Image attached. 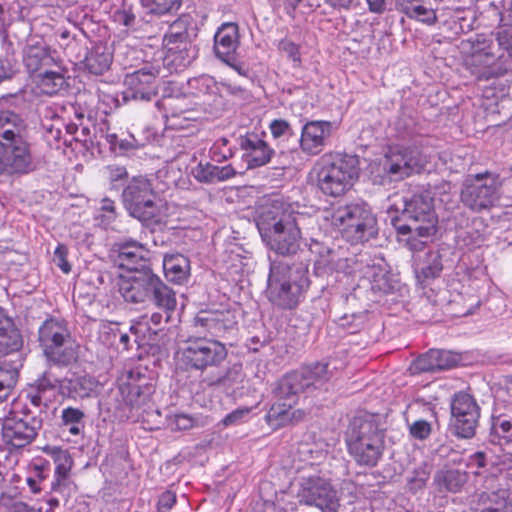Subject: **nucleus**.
<instances>
[{
	"instance_id": "a211bd4d",
	"label": "nucleus",
	"mask_w": 512,
	"mask_h": 512,
	"mask_svg": "<svg viewBox=\"0 0 512 512\" xmlns=\"http://www.w3.org/2000/svg\"><path fill=\"white\" fill-rule=\"evenodd\" d=\"M381 167L392 180H400L419 172L421 164L415 151L396 148L386 153Z\"/></svg>"
},
{
	"instance_id": "2eb2a0df",
	"label": "nucleus",
	"mask_w": 512,
	"mask_h": 512,
	"mask_svg": "<svg viewBox=\"0 0 512 512\" xmlns=\"http://www.w3.org/2000/svg\"><path fill=\"white\" fill-rule=\"evenodd\" d=\"M299 497L301 503L317 507L321 512H339L340 498L326 478L310 476L304 479Z\"/></svg>"
},
{
	"instance_id": "9b49d317",
	"label": "nucleus",
	"mask_w": 512,
	"mask_h": 512,
	"mask_svg": "<svg viewBox=\"0 0 512 512\" xmlns=\"http://www.w3.org/2000/svg\"><path fill=\"white\" fill-rule=\"evenodd\" d=\"M122 202L128 214L142 223H158L161 219V199L145 177H134L122 192Z\"/></svg>"
},
{
	"instance_id": "cd10ccee",
	"label": "nucleus",
	"mask_w": 512,
	"mask_h": 512,
	"mask_svg": "<svg viewBox=\"0 0 512 512\" xmlns=\"http://www.w3.org/2000/svg\"><path fill=\"white\" fill-rule=\"evenodd\" d=\"M146 303H151L163 311L166 315V321H168L177 306L176 294L154 273L148 287Z\"/></svg>"
},
{
	"instance_id": "13d9d810",
	"label": "nucleus",
	"mask_w": 512,
	"mask_h": 512,
	"mask_svg": "<svg viewBox=\"0 0 512 512\" xmlns=\"http://www.w3.org/2000/svg\"><path fill=\"white\" fill-rule=\"evenodd\" d=\"M270 132L275 139H279L281 137H291L294 136L293 129L291 128L288 121L283 119H275L271 121L269 125Z\"/></svg>"
},
{
	"instance_id": "f704fd0d",
	"label": "nucleus",
	"mask_w": 512,
	"mask_h": 512,
	"mask_svg": "<svg viewBox=\"0 0 512 512\" xmlns=\"http://www.w3.org/2000/svg\"><path fill=\"white\" fill-rule=\"evenodd\" d=\"M23 62L31 73L52 66L55 62L49 47L45 44H28L24 50Z\"/></svg>"
},
{
	"instance_id": "4468645a",
	"label": "nucleus",
	"mask_w": 512,
	"mask_h": 512,
	"mask_svg": "<svg viewBox=\"0 0 512 512\" xmlns=\"http://www.w3.org/2000/svg\"><path fill=\"white\" fill-rule=\"evenodd\" d=\"M499 176L488 171L468 175L461 190V201L472 211L492 207L498 199Z\"/></svg>"
},
{
	"instance_id": "f257e3e1",
	"label": "nucleus",
	"mask_w": 512,
	"mask_h": 512,
	"mask_svg": "<svg viewBox=\"0 0 512 512\" xmlns=\"http://www.w3.org/2000/svg\"><path fill=\"white\" fill-rule=\"evenodd\" d=\"M25 119L11 110H0V176H21L36 170Z\"/></svg>"
},
{
	"instance_id": "ddd939ff",
	"label": "nucleus",
	"mask_w": 512,
	"mask_h": 512,
	"mask_svg": "<svg viewBox=\"0 0 512 512\" xmlns=\"http://www.w3.org/2000/svg\"><path fill=\"white\" fill-rule=\"evenodd\" d=\"M328 367L329 364L326 362H316L285 374L274 388L276 397L293 400L298 398L300 393L321 388L332 377Z\"/></svg>"
},
{
	"instance_id": "5701e85b",
	"label": "nucleus",
	"mask_w": 512,
	"mask_h": 512,
	"mask_svg": "<svg viewBox=\"0 0 512 512\" xmlns=\"http://www.w3.org/2000/svg\"><path fill=\"white\" fill-rule=\"evenodd\" d=\"M153 274L152 268H149L122 277L119 292L124 301L131 304H146L147 291Z\"/></svg>"
},
{
	"instance_id": "2f4dec72",
	"label": "nucleus",
	"mask_w": 512,
	"mask_h": 512,
	"mask_svg": "<svg viewBox=\"0 0 512 512\" xmlns=\"http://www.w3.org/2000/svg\"><path fill=\"white\" fill-rule=\"evenodd\" d=\"M309 249L313 255L314 270L317 275L332 272L337 268L339 253L336 249L316 240H312Z\"/></svg>"
},
{
	"instance_id": "a18cd8bd",
	"label": "nucleus",
	"mask_w": 512,
	"mask_h": 512,
	"mask_svg": "<svg viewBox=\"0 0 512 512\" xmlns=\"http://www.w3.org/2000/svg\"><path fill=\"white\" fill-rule=\"evenodd\" d=\"M122 394L127 390L125 396V402L132 408L144 405L150 399L152 392L151 386H146L144 389L140 385L128 384L125 388H122Z\"/></svg>"
},
{
	"instance_id": "e2e57ef3",
	"label": "nucleus",
	"mask_w": 512,
	"mask_h": 512,
	"mask_svg": "<svg viewBox=\"0 0 512 512\" xmlns=\"http://www.w3.org/2000/svg\"><path fill=\"white\" fill-rule=\"evenodd\" d=\"M339 325L348 331L350 334L357 333L363 325V317L357 316V315H351V316H343L340 319Z\"/></svg>"
},
{
	"instance_id": "9d476101",
	"label": "nucleus",
	"mask_w": 512,
	"mask_h": 512,
	"mask_svg": "<svg viewBox=\"0 0 512 512\" xmlns=\"http://www.w3.org/2000/svg\"><path fill=\"white\" fill-rule=\"evenodd\" d=\"M180 365L186 371L199 372L202 378L226 359L227 349L218 340L207 337H189L178 350Z\"/></svg>"
},
{
	"instance_id": "774afa93",
	"label": "nucleus",
	"mask_w": 512,
	"mask_h": 512,
	"mask_svg": "<svg viewBox=\"0 0 512 512\" xmlns=\"http://www.w3.org/2000/svg\"><path fill=\"white\" fill-rule=\"evenodd\" d=\"M431 428L427 421L418 420L410 426V433L413 437L423 440L430 434Z\"/></svg>"
},
{
	"instance_id": "4be33fe9",
	"label": "nucleus",
	"mask_w": 512,
	"mask_h": 512,
	"mask_svg": "<svg viewBox=\"0 0 512 512\" xmlns=\"http://www.w3.org/2000/svg\"><path fill=\"white\" fill-rule=\"evenodd\" d=\"M117 262L121 268L136 272L151 268L150 251L136 240H124L115 244Z\"/></svg>"
},
{
	"instance_id": "6ab92c4d",
	"label": "nucleus",
	"mask_w": 512,
	"mask_h": 512,
	"mask_svg": "<svg viewBox=\"0 0 512 512\" xmlns=\"http://www.w3.org/2000/svg\"><path fill=\"white\" fill-rule=\"evenodd\" d=\"M334 123L323 120L308 121L302 127L300 148L308 155L321 153L328 144L333 131Z\"/></svg>"
},
{
	"instance_id": "7c9ffc66",
	"label": "nucleus",
	"mask_w": 512,
	"mask_h": 512,
	"mask_svg": "<svg viewBox=\"0 0 512 512\" xmlns=\"http://www.w3.org/2000/svg\"><path fill=\"white\" fill-rule=\"evenodd\" d=\"M195 324L206 328L211 335L219 337L234 329L236 321L228 311H212L200 313L195 318Z\"/></svg>"
},
{
	"instance_id": "7ed1b4c3",
	"label": "nucleus",
	"mask_w": 512,
	"mask_h": 512,
	"mask_svg": "<svg viewBox=\"0 0 512 512\" xmlns=\"http://www.w3.org/2000/svg\"><path fill=\"white\" fill-rule=\"evenodd\" d=\"M391 224L398 234L415 233L429 237L436 233L438 217L433 199L427 193H415L396 199L388 209Z\"/></svg>"
},
{
	"instance_id": "8fccbe9b",
	"label": "nucleus",
	"mask_w": 512,
	"mask_h": 512,
	"mask_svg": "<svg viewBox=\"0 0 512 512\" xmlns=\"http://www.w3.org/2000/svg\"><path fill=\"white\" fill-rule=\"evenodd\" d=\"M229 140L222 137L215 141L209 150L211 160L217 163L224 162L233 156L232 149L228 146Z\"/></svg>"
},
{
	"instance_id": "f3484780",
	"label": "nucleus",
	"mask_w": 512,
	"mask_h": 512,
	"mask_svg": "<svg viewBox=\"0 0 512 512\" xmlns=\"http://www.w3.org/2000/svg\"><path fill=\"white\" fill-rule=\"evenodd\" d=\"M159 75V69L154 66H145L125 78L126 90L123 91L124 102L151 101L157 95L156 78Z\"/></svg>"
},
{
	"instance_id": "72a5a7b5",
	"label": "nucleus",
	"mask_w": 512,
	"mask_h": 512,
	"mask_svg": "<svg viewBox=\"0 0 512 512\" xmlns=\"http://www.w3.org/2000/svg\"><path fill=\"white\" fill-rule=\"evenodd\" d=\"M447 367L448 352L445 350L430 349L411 363L409 371L411 374L415 375L424 372L440 371Z\"/></svg>"
},
{
	"instance_id": "37998d69",
	"label": "nucleus",
	"mask_w": 512,
	"mask_h": 512,
	"mask_svg": "<svg viewBox=\"0 0 512 512\" xmlns=\"http://www.w3.org/2000/svg\"><path fill=\"white\" fill-rule=\"evenodd\" d=\"M22 367L21 359L9 361V368L5 374L0 375V403L6 401L15 386L18 371Z\"/></svg>"
},
{
	"instance_id": "49530a36",
	"label": "nucleus",
	"mask_w": 512,
	"mask_h": 512,
	"mask_svg": "<svg viewBox=\"0 0 512 512\" xmlns=\"http://www.w3.org/2000/svg\"><path fill=\"white\" fill-rule=\"evenodd\" d=\"M443 269L442 256L438 251H431L426 254V261L421 267L416 268L424 279L439 276Z\"/></svg>"
},
{
	"instance_id": "c85d7f7f",
	"label": "nucleus",
	"mask_w": 512,
	"mask_h": 512,
	"mask_svg": "<svg viewBox=\"0 0 512 512\" xmlns=\"http://www.w3.org/2000/svg\"><path fill=\"white\" fill-rule=\"evenodd\" d=\"M239 44V28L234 22L223 23L214 35V52L220 60L236 55Z\"/></svg>"
},
{
	"instance_id": "6e6d98bb",
	"label": "nucleus",
	"mask_w": 512,
	"mask_h": 512,
	"mask_svg": "<svg viewBox=\"0 0 512 512\" xmlns=\"http://www.w3.org/2000/svg\"><path fill=\"white\" fill-rule=\"evenodd\" d=\"M406 15L428 24L433 23L436 18L434 10L424 6L421 0L410 8Z\"/></svg>"
},
{
	"instance_id": "4c0bfd02",
	"label": "nucleus",
	"mask_w": 512,
	"mask_h": 512,
	"mask_svg": "<svg viewBox=\"0 0 512 512\" xmlns=\"http://www.w3.org/2000/svg\"><path fill=\"white\" fill-rule=\"evenodd\" d=\"M243 381L242 365L234 364L225 372H215L210 370L201 379V383L208 387L219 386L225 389H231Z\"/></svg>"
},
{
	"instance_id": "1a4fd4ad",
	"label": "nucleus",
	"mask_w": 512,
	"mask_h": 512,
	"mask_svg": "<svg viewBox=\"0 0 512 512\" xmlns=\"http://www.w3.org/2000/svg\"><path fill=\"white\" fill-rule=\"evenodd\" d=\"M464 66L478 80L488 81L507 74L511 62L505 55L496 57L490 50V43L484 36L463 39L458 45Z\"/></svg>"
},
{
	"instance_id": "603ef678",
	"label": "nucleus",
	"mask_w": 512,
	"mask_h": 512,
	"mask_svg": "<svg viewBox=\"0 0 512 512\" xmlns=\"http://www.w3.org/2000/svg\"><path fill=\"white\" fill-rule=\"evenodd\" d=\"M196 420L187 414H175L167 417V426L172 431H185L193 428Z\"/></svg>"
},
{
	"instance_id": "dca6fc26",
	"label": "nucleus",
	"mask_w": 512,
	"mask_h": 512,
	"mask_svg": "<svg viewBox=\"0 0 512 512\" xmlns=\"http://www.w3.org/2000/svg\"><path fill=\"white\" fill-rule=\"evenodd\" d=\"M450 413L454 418V434L459 438H472L480 417V407L475 399L468 393H456L450 403Z\"/></svg>"
},
{
	"instance_id": "20e7f679",
	"label": "nucleus",
	"mask_w": 512,
	"mask_h": 512,
	"mask_svg": "<svg viewBox=\"0 0 512 512\" xmlns=\"http://www.w3.org/2000/svg\"><path fill=\"white\" fill-rule=\"evenodd\" d=\"M309 285L308 267L304 263L271 262L266 296L274 306L284 310L296 308Z\"/></svg>"
},
{
	"instance_id": "473e14b6",
	"label": "nucleus",
	"mask_w": 512,
	"mask_h": 512,
	"mask_svg": "<svg viewBox=\"0 0 512 512\" xmlns=\"http://www.w3.org/2000/svg\"><path fill=\"white\" fill-rule=\"evenodd\" d=\"M191 174L200 183L212 184L231 179L236 171L230 164L219 167L209 162H199L192 168Z\"/></svg>"
},
{
	"instance_id": "79ce46f5",
	"label": "nucleus",
	"mask_w": 512,
	"mask_h": 512,
	"mask_svg": "<svg viewBox=\"0 0 512 512\" xmlns=\"http://www.w3.org/2000/svg\"><path fill=\"white\" fill-rule=\"evenodd\" d=\"M60 427L63 431L69 432L73 436H79L85 428V413L74 407H66L62 410L60 416Z\"/></svg>"
},
{
	"instance_id": "423d86ee",
	"label": "nucleus",
	"mask_w": 512,
	"mask_h": 512,
	"mask_svg": "<svg viewBox=\"0 0 512 512\" xmlns=\"http://www.w3.org/2000/svg\"><path fill=\"white\" fill-rule=\"evenodd\" d=\"M325 219L352 244L364 243L376 237L377 219L363 201L340 204L326 211Z\"/></svg>"
},
{
	"instance_id": "338daca9",
	"label": "nucleus",
	"mask_w": 512,
	"mask_h": 512,
	"mask_svg": "<svg viewBox=\"0 0 512 512\" xmlns=\"http://www.w3.org/2000/svg\"><path fill=\"white\" fill-rule=\"evenodd\" d=\"M176 503V494L170 490L163 492L157 503L158 512H169Z\"/></svg>"
},
{
	"instance_id": "69168bd1",
	"label": "nucleus",
	"mask_w": 512,
	"mask_h": 512,
	"mask_svg": "<svg viewBox=\"0 0 512 512\" xmlns=\"http://www.w3.org/2000/svg\"><path fill=\"white\" fill-rule=\"evenodd\" d=\"M473 356L469 352L450 351V369L454 367H463L471 365Z\"/></svg>"
},
{
	"instance_id": "680f3d73",
	"label": "nucleus",
	"mask_w": 512,
	"mask_h": 512,
	"mask_svg": "<svg viewBox=\"0 0 512 512\" xmlns=\"http://www.w3.org/2000/svg\"><path fill=\"white\" fill-rule=\"evenodd\" d=\"M222 86L228 94L234 97H238L241 100L250 101L253 97L251 92L246 87L241 85H237L232 82H223Z\"/></svg>"
},
{
	"instance_id": "4d7b16f0",
	"label": "nucleus",
	"mask_w": 512,
	"mask_h": 512,
	"mask_svg": "<svg viewBox=\"0 0 512 512\" xmlns=\"http://www.w3.org/2000/svg\"><path fill=\"white\" fill-rule=\"evenodd\" d=\"M164 316L166 317L163 311L153 312L151 315H143L139 318L137 325L140 327L145 326L148 331H152L156 334L164 320Z\"/></svg>"
},
{
	"instance_id": "5fc2aeb1",
	"label": "nucleus",
	"mask_w": 512,
	"mask_h": 512,
	"mask_svg": "<svg viewBox=\"0 0 512 512\" xmlns=\"http://www.w3.org/2000/svg\"><path fill=\"white\" fill-rule=\"evenodd\" d=\"M497 41L499 46L508 53V60L512 59V23L500 25Z\"/></svg>"
},
{
	"instance_id": "0e129e2a",
	"label": "nucleus",
	"mask_w": 512,
	"mask_h": 512,
	"mask_svg": "<svg viewBox=\"0 0 512 512\" xmlns=\"http://www.w3.org/2000/svg\"><path fill=\"white\" fill-rule=\"evenodd\" d=\"M68 249L65 245L59 244L54 251V262L64 272L69 273L71 266L67 261Z\"/></svg>"
},
{
	"instance_id": "bf43d9fd",
	"label": "nucleus",
	"mask_w": 512,
	"mask_h": 512,
	"mask_svg": "<svg viewBox=\"0 0 512 512\" xmlns=\"http://www.w3.org/2000/svg\"><path fill=\"white\" fill-rule=\"evenodd\" d=\"M61 380L50 369L46 370L36 381L37 389L39 391H47L56 387L60 389Z\"/></svg>"
},
{
	"instance_id": "3c124183",
	"label": "nucleus",
	"mask_w": 512,
	"mask_h": 512,
	"mask_svg": "<svg viewBox=\"0 0 512 512\" xmlns=\"http://www.w3.org/2000/svg\"><path fill=\"white\" fill-rule=\"evenodd\" d=\"M185 100V96H164L161 101H158L156 105L161 108L163 107L166 115L168 112L171 113V116L178 117L182 113L188 110V107H183L181 103Z\"/></svg>"
},
{
	"instance_id": "e433bc0d",
	"label": "nucleus",
	"mask_w": 512,
	"mask_h": 512,
	"mask_svg": "<svg viewBox=\"0 0 512 512\" xmlns=\"http://www.w3.org/2000/svg\"><path fill=\"white\" fill-rule=\"evenodd\" d=\"M163 270L168 281L182 284L189 276L190 261L180 253L167 254L163 259Z\"/></svg>"
},
{
	"instance_id": "a19ab883",
	"label": "nucleus",
	"mask_w": 512,
	"mask_h": 512,
	"mask_svg": "<svg viewBox=\"0 0 512 512\" xmlns=\"http://www.w3.org/2000/svg\"><path fill=\"white\" fill-rule=\"evenodd\" d=\"M37 86L41 93L52 96L66 88V79L60 71L46 69L37 76Z\"/></svg>"
},
{
	"instance_id": "864d4df0",
	"label": "nucleus",
	"mask_w": 512,
	"mask_h": 512,
	"mask_svg": "<svg viewBox=\"0 0 512 512\" xmlns=\"http://www.w3.org/2000/svg\"><path fill=\"white\" fill-rule=\"evenodd\" d=\"M119 327L115 324H104L99 330L98 340L105 347H114L117 345Z\"/></svg>"
},
{
	"instance_id": "c9c22d12",
	"label": "nucleus",
	"mask_w": 512,
	"mask_h": 512,
	"mask_svg": "<svg viewBox=\"0 0 512 512\" xmlns=\"http://www.w3.org/2000/svg\"><path fill=\"white\" fill-rule=\"evenodd\" d=\"M478 505L479 512H512V492L506 489L483 492Z\"/></svg>"
},
{
	"instance_id": "393cba45",
	"label": "nucleus",
	"mask_w": 512,
	"mask_h": 512,
	"mask_svg": "<svg viewBox=\"0 0 512 512\" xmlns=\"http://www.w3.org/2000/svg\"><path fill=\"white\" fill-rule=\"evenodd\" d=\"M165 47L164 65L174 72L182 71L196 58L190 38L163 40Z\"/></svg>"
},
{
	"instance_id": "a878e982",
	"label": "nucleus",
	"mask_w": 512,
	"mask_h": 512,
	"mask_svg": "<svg viewBox=\"0 0 512 512\" xmlns=\"http://www.w3.org/2000/svg\"><path fill=\"white\" fill-rule=\"evenodd\" d=\"M99 382L85 373L69 372L60 384V393L68 398L77 400L91 397L97 392Z\"/></svg>"
},
{
	"instance_id": "de8ad7c7",
	"label": "nucleus",
	"mask_w": 512,
	"mask_h": 512,
	"mask_svg": "<svg viewBox=\"0 0 512 512\" xmlns=\"http://www.w3.org/2000/svg\"><path fill=\"white\" fill-rule=\"evenodd\" d=\"M141 3L147 13L164 15L177 11L181 7L182 0H141Z\"/></svg>"
},
{
	"instance_id": "39448f33",
	"label": "nucleus",
	"mask_w": 512,
	"mask_h": 512,
	"mask_svg": "<svg viewBox=\"0 0 512 512\" xmlns=\"http://www.w3.org/2000/svg\"><path fill=\"white\" fill-rule=\"evenodd\" d=\"M384 430L375 415L361 413L353 417L345 433L349 455L359 466L375 467L383 456Z\"/></svg>"
},
{
	"instance_id": "6e6552de",
	"label": "nucleus",
	"mask_w": 512,
	"mask_h": 512,
	"mask_svg": "<svg viewBox=\"0 0 512 512\" xmlns=\"http://www.w3.org/2000/svg\"><path fill=\"white\" fill-rule=\"evenodd\" d=\"M38 342L51 365L67 367L78 359V345L64 319H46L38 329Z\"/></svg>"
},
{
	"instance_id": "052dcab7",
	"label": "nucleus",
	"mask_w": 512,
	"mask_h": 512,
	"mask_svg": "<svg viewBox=\"0 0 512 512\" xmlns=\"http://www.w3.org/2000/svg\"><path fill=\"white\" fill-rule=\"evenodd\" d=\"M114 20L128 28H134L136 16L131 7L123 6L114 12Z\"/></svg>"
},
{
	"instance_id": "bb28decb",
	"label": "nucleus",
	"mask_w": 512,
	"mask_h": 512,
	"mask_svg": "<svg viewBox=\"0 0 512 512\" xmlns=\"http://www.w3.org/2000/svg\"><path fill=\"white\" fill-rule=\"evenodd\" d=\"M146 303H151L163 311L166 315V321H168L177 306L176 294L154 273L148 287Z\"/></svg>"
},
{
	"instance_id": "f03ea898",
	"label": "nucleus",
	"mask_w": 512,
	"mask_h": 512,
	"mask_svg": "<svg viewBox=\"0 0 512 512\" xmlns=\"http://www.w3.org/2000/svg\"><path fill=\"white\" fill-rule=\"evenodd\" d=\"M257 227L262 239L275 253L283 256L295 254L300 247L301 232L293 212L279 201L264 206Z\"/></svg>"
},
{
	"instance_id": "c756f323",
	"label": "nucleus",
	"mask_w": 512,
	"mask_h": 512,
	"mask_svg": "<svg viewBox=\"0 0 512 512\" xmlns=\"http://www.w3.org/2000/svg\"><path fill=\"white\" fill-rule=\"evenodd\" d=\"M1 324L4 329L0 330V358L12 356L14 359L22 360L20 350L23 346V339L20 331L7 317H1Z\"/></svg>"
},
{
	"instance_id": "58836bf2",
	"label": "nucleus",
	"mask_w": 512,
	"mask_h": 512,
	"mask_svg": "<svg viewBox=\"0 0 512 512\" xmlns=\"http://www.w3.org/2000/svg\"><path fill=\"white\" fill-rule=\"evenodd\" d=\"M112 63V54L103 44L94 45L84 59L85 68L94 75H103L109 70Z\"/></svg>"
},
{
	"instance_id": "f8f14e48",
	"label": "nucleus",
	"mask_w": 512,
	"mask_h": 512,
	"mask_svg": "<svg viewBox=\"0 0 512 512\" xmlns=\"http://www.w3.org/2000/svg\"><path fill=\"white\" fill-rule=\"evenodd\" d=\"M42 425V417L25 403L3 419L2 440L9 450L24 448L36 439Z\"/></svg>"
},
{
	"instance_id": "ea45409f",
	"label": "nucleus",
	"mask_w": 512,
	"mask_h": 512,
	"mask_svg": "<svg viewBox=\"0 0 512 512\" xmlns=\"http://www.w3.org/2000/svg\"><path fill=\"white\" fill-rule=\"evenodd\" d=\"M490 440L499 445L512 443V417L506 414L492 415Z\"/></svg>"
},
{
	"instance_id": "aec40b11",
	"label": "nucleus",
	"mask_w": 512,
	"mask_h": 512,
	"mask_svg": "<svg viewBox=\"0 0 512 512\" xmlns=\"http://www.w3.org/2000/svg\"><path fill=\"white\" fill-rule=\"evenodd\" d=\"M238 144L243 151L242 159L247 169H255L267 165L275 154L273 148L255 132H246L238 138Z\"/></svg>"
},
{
	"instance_id": "09e8293b",
	"label": "nucleus",
	"mask_w": 512,
	"mask_h": 512,
	"mask_svg": "<svg viewBox=\"0 0 512 512\" xmlns=\"http://www.w3.org/2000/svg\"><path fill=\"white\" fill-rule=\"evenodd\" d=\"M190 25L189 16L183 15L176 19L169 27L168 32L164 35L163 40L167 39H188V27Z\"/></svg>"
},
{
	"instance_id": "412c9836",
	"label": "nucleus",
	"mask_w": 512,
	"mask_h": 512,
	"mask_svg": "<svg viewBox=\"0 0 512 512\" xmlns=\"http://www.w3.org/2000/svg\"><path fill=\"white\" fill-rule=\"evenodd\" d=\"M43 452L50 456L55 463L54 479L51 483V490L68 495L71 491L73 482L70 479V471L73 466V459L68 450L59 446L47 445L43 448Z\"/></svg>"
},
{
	"instance_id": "b1692460",
	"label": "nucleus",
	"mask_w": 512,
	"mask_h": 512,
	"mask_svg": "<svg viewBox=\"0 0 512 512\" xmlns=\"http://www.w3.org/2000/svg\"><path fill=\"white\" fill-rule=\"evenodd\" d=\"M273 394H275L273 392ZM275 402L268 410L265 420L274 429L282 428L285 426H293L302 422L307 413L303 409H293L292 406L296 404L297 398L292 399H278L274 395Z\"/></svg>"
},
{
	"instance_id": "0eeeda50",
	"label": "nucleus",
	"mask_w": 512,
	"mask_h": 512,
	"mask_svg": "<svg viewBox=\"0 0 512 512\" xmlns=\"http://www.w3.org/2000/svg\"><path fill=\"white\" fill-rule=\"evenodd\" d=\"M359 160L355 155L325 154L318 161L317 186L331 197H339L349 191L358 179Z\"/></svg>"
},
{
	"instance_id": "c03bdc74",
	"label": "nucleus",
	"mask_w": 512,
	"mask_h": 512,
	"mask_svg": "<svg viewBox=\"0 0 512 512\" xmlns=\"http://www.w3.org/2000/svg\"><path fill=\"white\" fill-rule=\"evenodd\" d=\"M374 291L389 293L394 289L388 273L380 267H369L366 272Z\"/></svg>"
}]
</instances>
